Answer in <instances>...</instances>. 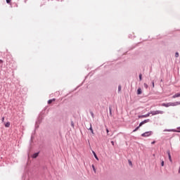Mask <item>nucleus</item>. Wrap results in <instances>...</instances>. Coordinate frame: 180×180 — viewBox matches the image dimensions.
<instances>
[{
    "label": "nucleus",
    "mask_w": 180,
    "mask_h": 180,
    "mask_svg": "<svg viewBox=\"0 0 180 180\" xmlns=\"http://www.w3.org/2000/svg\"><path fill=\"white\" fill-rule=\"evenodd\" d=\"M180 105V102H174V103H162V106H165V108H169V106H178Z\"/></svg>",
    "instance_id": "obj_1"
},
{
    "label": "nucleus",
    "mask_w": 180,
    "mask_h": 180,
    "mask_svg": "<svg viewBox=\"0 0 180 180\" xmlns=\"http://www.w3.org/2000/svg\"><path fill=\"white\" fill-rule=\"evenodd\" d=\"M164 111L162 110H155V111H150V114L152 116H155V115H162Z\"/></svg>",
    "instance_id": "obj_2"
},
{
    "label": "nucleus",
    "mask_w": 180,
    "mask_h": 180,
    "mask_svg": "<svg viewBox=\"0 0 180 180\" xmlns=\"http://www.w3.org/2000/svg\"><path fill=\"white\" fill-rule=\"evenodd\" d=\"M148 120H145L144 121L141 122L140 124H139V126L137 127L133 131H137V130H139V129H140V127H141V126L143 124H146V123H148Z\"/></svg>",
    "instance_id": "obj_3"
},
{
    "label": "nucleus",
    "mask_w": 180,
    "mask_h": 180,
    "mask_svg": "<svg viewBox=\"0 0 180 180\" xmlns=\"http://www.w3.org/2000/svg\"><path fill=\"white\" fill-rule=\"evenodd\" d=\"M153 134L152 131H146L141 134L142 137H149V136H151Z\"/></svg>",
    "instance_id": "obj_4"
},
{
    "label": "nucleus",
    "mask_w": 180,
    "mask_h": 180,
    "mask_svg": "<svg viewBox=\"0 0 180 180\" xmlns=\"http://www.w3.org/2000/svg\"><path fill=\"white\" fill-rule=\"evenodd\" d=\"M179 97H180V93H177L172 96L173 99H175V98H179Z\"/></svg>",
    "instance_id": "obj_5"
},
{
    "label": "nucleus",
    "mask_w": 180,
    "mask_h": 180,
    "mask_svg": "<svg viewBox=\"0 0 180 180\" xmlns=\"http://www.w3.org/2000/svg\"><path fill=\"white\" fill-rule=\"evenodd\" d=\"M150 115H151V112H148V114H146L145 115L139 116V117H148L150 116Z\"/></svg>",
    "instance_id": "obj_6"
},
{
    "label": "nucleus",
    "mask_w": 180,
    "mask_h": 180,
    "mask_svg": "<svg viewBox=\"0 0 180 180\" xmlns=\"http://www.w3.org/2000/svg\"><path fill=\"white\" fill-rule=\"evenodd\" d=\"M141 94H142L141 89V88L138 89V90H137V95H141Z\"/></svg>",
    "instance_id": "obj_7"
},
{
    "label": "nucleus",
    "mask_w": 180,
    "mask_h": 180,
    "mask_svg": "<svg viewBox=\"0 0 180 180\" xmlns=\"http://www.w3.org/2000/svg\"><path fill=\"white\" fill-rule=\"evenodd\" d=\"M37 157H39V153L32 155V158H37Z\"/></svg>",
    "instance_id": "obj_8"
},
{
    "label": "nucleus",
    "mask_w": 180,
    "mask_h": 180,
    "mask_svg": "<svg viewBox=\"0 0 180 180\" xmlns=\"http://www.w3.org/2000/svg\"><path fill=\"white\" fill-rule=\"evenodd\" d=\"M5 127H10L11 126V122H8L4 124Z\"/></svg>",
    "instance_id": "obj_9"
},
{
    "label": "nucleus",
    "mask_w": 180,
    "mask_h": 180,
    "mask_svg": "<svg viewBox=\"0 0 180 180\" xmlns=\"http://www.w3.org/2000/svg\"><path fill=\"white\" fill-rule=\"evenodd\" d=\"M168 156H169V160L171 162H172V159L171 158V153L169 151L167 152Z\"/></svg>",
    "instance_id": "obj_10"
},
{
    "label": "nucleus",
    "mask_w": 180,
    "mask_h": 180,
    "mask_svg": "<svg viewBox=\"0 0 180 180\" xmlns=\"http://www.w3.org/2000/svg\"><path fill=\"white\" fill-rule=\"evenodd\" d=\"M56 101V99H51V100H49V101H48V103H49V105H50L51 103H53V102H54Z\"/></svg>",
    "instance_id": "obj_11"
},
{
    "label": "nucleus",
    "mask_w": 180,
    "mask_h": 180,
    "mask_svg": "<svg viewBox=\"0 0 180 180\" xmlns=\"http://www.w3.org/2000/svg\"><path fill=\"white\" fill-rule=\"evenodd\" d=\"M93 154H94V155L96 160H97L98 161V160H99V158H98V156L96 155V153L94 151H93Z\"/></svg>",
    "instance_id": "obj_12"
},
{
    "label": "nucleus",
    "mask_w": 180,
    "mask_h": 180,
    "mask_svg": "<svg viewBox=\"0 0 180 180\" xmlns=\"http://www.w3.org/2000/svg\"><path fill=\"white\" fill-rule=\"evenodd\" d=\"M143 86L146 88V89H147L148 88V84H147L146 83L143 84Z\"/></svg>",
    "instance_id": "obj_13"
},
{
    "label": "nucleus",
    "mask_w": 180,
    "mask_h": 180,
    "mask_svg": "<svg viewBox=\"0 0 180 180\" xmlns=\"http://www.w3.org/2000/svg\"><path fill=\"white\" fill-rule=\"evenodd\" d=\"M118 91H119V92H120V91H122V86L121 85H120L118 86Z\"/></svg>",
    "instance_id": "obj_14"
},
{
    "label": "nucleus",
    "mask_w": 180,
    "mask_h": 180,
    "mask_svg": "<svg viewBox=\"0 0 180 180\" xmlns=\"http://www.w3.org/2000/svg\"><path fill=\"white\" fill-rule=\"evenodd\" d=\"M175 57H176V58L179 57V53L178 52H176L175 53Z\"/></svg>",
    "instance_id": "obj_15"
},
{
    "label": "nucleus",
    "mask_w": 180,
    "mask_h": 180,
    "mask_svg": "<svg viewBox=\"0 0 180 180\" xmlns=\"http://www.w3.org/2000/svg\"><path fill=\"white\" fill-rule=\"evenodd\" d=\"M4 120H5V117H3L2 119H1V122L4 123Z\"/></svg>",
    "instance_id": "obj_16"
},
{
    "label": "nucleus",
    "mask_w": 180,
    "mask_h": 180,
    "mask_svg": "<svg viewBox=\"0 0 180 180\" xmlns=\"http://www.w3.org/2000/svg\"><path fill=\"white\" fill-rule=\"evenodd\" d=\"M106 132L108 134V136H109V129H106Z\"/></svg>",
    "instance_id": "obj_17"
},
{
    "label": "nucleus",
    "mask_w": 180,
    "mask_h": 180,
    "mask_svg": "<svg viewBox=\"0 0 180 180\" xmlns=\"http://www.w3.org/2000/svg\"><path fill=\"white\" fill-rule=\"evenodd\" d=\"M129 165H133V163H131V160H129Z\"/></svg>",
    "instance_id": "obj_18"
},
{
    "label": "nucleus",
    "mask_w": 180,
    "mask_h": 180,
    "mask_svg": "<svg viewBox=\"0 0 180 180\" xmlns=\"http://www.w3.org/2000/svg\"><path fill=\"white\" fill-rule=\"evenodd\" d=\"M161 166H162V167H164V160L162 161V162H161Z\"/></svg>",
    "instance_id": "obj_19"
},
{
    "label": "nucleus",
    "mask_w": 180,
    "mask_h": 180,
    "mask_svg": "<svg viewBox=\"0 0 180 180\" xmlns=\"http://www.w3.org/2000/svg\"><path fill=\"white\" fill-rule=\"evenodd\" d=\"M89 130H91V131H92L94 129H92V125H91Z\"/></svg>",
    "instance_id": "obj_20"
},
{
    "label": "nucleus",
    "mask_w": 180,
    "mask_h": 180,
    "mask_svg": "<svg viewBox=\"0 0 180 180\" xmlns=\"http://www.w3.org/2000/svg\"><path fill=\"white\" fill-rule=\"evenodd\" d=\"M152 85H153V88H155V84H154V82H152Z\"/></svg>",
    "instance_id": "obj_21"
},
{
    "label": "nucleus",
    "mask_w": 180,
    "mask_h": 180,
    "mask_svg": "<svg viewBox=\"0 0 180 180\" xmlns=\"http://www.w3.org/2000/svg\"><path fill=\"white\" fill-rule=\"evenodd\" d=\"M7 4H11V0H6Z\"/></svg>",
    "instance_id": "obj_22"
},
{
    "label": "nucleus",
    "mask_w": 180,
    "mask_h": 180,
    "mask_svg": "<svg viewBox=\"0 0 180 180\" xmlns=\"http://www.w3.org/2000/svg\"><path fill=\"white\" fill-rule=\"evenodd\" d=\"M111 144H112V146H115V142H113V141H111Z\"/></svg>",
    "instance_id": "obj_23"
},
{
    "label": "nucleus",
    "mask_w": 180,
    "mask_h": 180,
    "mask_svg": "<svg viewBox=\"0 0 180 180\" xmlns=\"http://www.w3.org/2000/svg\"><path fill=\"white\" fill-rule=\"evenodd\" d=\"M2 63H4V60L0 59V64H2Z\"/></svg>",
    "instance_id": "obj_24"
},
{
    "label": "nucleus",
    "mask_w": 180,
    "mask_h": 180,
    "mask_svg": "<svg viewBox=\"0 0 180 180\" xmlns=\"http://www.w3.org/2000/svg\"><path fill=\"white\" fill-rule=\"evenodd\" d=\"M139 79L141 81V75H139Z\"/></svg>",
    "instance_id": "obj_25"
},
{
    "label": "nucleus",
    "mask_w": 180,
    "mask_h": 180,
    "mask_svg": "<svg viewBox=\"0 0 180 180\" xmlns=\"http://www.w3.org/2000/svg\"><path fill=\"white\" fill-rule=\"evenodd\" d=\"M151 144H155V141H153Z\"/></svg>",
    "instance_id": "obj_26"
},
{
    "label": "nucleus",
    "mask_w": 180,
    "mask_h": 180,
    "mask_svg": "<svg viewBox=\"0 0 180 180\" xmlns=\"http://www.w3.org/2000/svg\"><path fill=\"white\" fill-rule=\"evenodd\" d=\"M93 167V169H94V171H95V166H92Z\"/></svg>",
    "instance_id": "obj_27"
},
{
    "label": "nucleus",
    "mask_w": 180,
    "mask_h": 180,
    "mask_svg": "<svg viewBox=\"0 0 180 180\" xmlns=\"http://www.w3.org/2000/svg\"><path fill=\"white\" fill-rule=\"evenodd\" d=\"M91 133H92V134H94V129L91 131Z\"/></svg>",
    "instance_id": "obj_28"
}]
</instances>
